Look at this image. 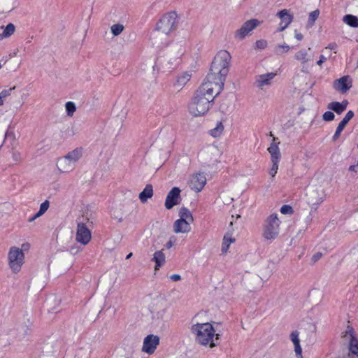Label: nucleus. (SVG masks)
<instances>
[{
  "label": "nucleus",
  "mask_w": 358,
  "mask_h": 358,
  "mask_svg": "<svg viewBox=\"0 0 358 358\" xmlns=\"http://www.w3.org/2000/svg\"><path fill=\"white\" fill-rule=\"evenodd\" d=\"M231 57L227 50L219 51L212 62L210 72L204 83L215 87V91L224 88L226 77L229 71Z\"/></svg>",
  "instance_id": "nucleus-1"
},
{
  "label": "nucleus",
  "mask_w": 358,
  "mask_h": 358,
  "mask_svg": "<svg viewBox=\"0 0 358 358\" xmlns=\"http://www.w3.org/2000/svg\"><path fill=\"white\" fill-rule=\"evenodd\" d=\"M221 91H215V87L203 83L195 92L190 103L188 110L194 117L204 115L208 113L215 98Z\"/></svg>",
  "instance_id": "nucleus-2"
},
{
  "label": "nucleus",
  "mask_w": 358,
  "mask_h": 358,
  "mask_svg": "<svg viewBox=\"0 0 358 358\" xmlns=\"http://www.w3.org/2000/svg\"><path fill=\"white\" fill-rule=\"evenodd\" d=\"M190 330L199 344L202 345H209L210 348L217 345L213 338L215 336V341L219 340L220 335L218 334H215V331L211 324L208 322L196 323L192 325Z\"/></svg>",
  "instance_id": "nucleus-3"
},
{
  "label": "nucleus",
  "mask_w": 358,
  "mask_h": 358,
  "mask_svg": "<svg viewBox=\"0 0 358 358\" xmlns=\"http://www.w3.org/2000/svg\"><path fill=\"white\" fill-rule=\"evenodd\" d=\"M185 47L181 42H173L167 48L163 58V67L167 71L175 69L181 62Z\"/></svg>",
  "instance_id": "nucleus-4"
},
{
  "label": "nucleus",
  "mask_w": 358,
  "mask_h": 358,
  "mask_svg": "<svg viewBox=\"0 0 358 358\" xmlns=\"http://www.w3.org/2000/svg\"><path fill=\"white\" fill-rule=\"evenodd\" d=\"M83 156V149L77 148L69 152L66 155L57 159V166L61 173H69L72 171L76 163Z\"/></svg>",
  "instance_id": "nucleus-5"
},
{
  "label": "nucleus",
  "mask_w": 358,
  "mask_h": 358,
  "mask_svg": "<svg viewBox=\"0 0 358 358\" xmlns=\"http://www.w3.org/2000/svg\"><path fill=\"white\" fill-rule=\"evenodd\" d=\"M178 15L174 11L166 13L156 24V30L163 34L169 35L177 29Z\"/></svg>",
  "instance_id": "nucleus-6"
},
{
  "label": "nucleus",
  "mask_w": 358,
  "mask_h": 358,
  "mask_svg": "<svg viewBox=\"0 0 358 358\" xmlns=\"http://www.w3.org/2000/svg\"><path fill=\"white\" fill-rule=\"evenodd\" d=\"M280 223L281 221L276 213L268 216L263 225V237L269 241L275 239L280 233Z\"/></svg>",
  "instance_id": "nucleus-7"
},
{
  "label": "nucleus",
  "mask_w": 358,
  "mask_h": 358,
  "mask_svg": "<svg viewBox=\"0 0 358 358\" xmlns=\"http://www.w3.org/2000/svg\"><path fill=\"white\" fill-rule=\"evenodd\" d=\"M24 254L18 247H11L8 252V264L12 272L17 273L24 264Z\"/></svg>",
  "instance_id": "nucleus-8"
},
{
  "label": "nucleus",
  "mask_w": 358,
  "mask_h": 358,
  "mask_svg": "<svg viewBox=\"0 0 358 358\" xmlns=\"http://www.w3.org/2000/svg\"><path fill=\"white\" fill-rule=\"evenodd\" d=\"M220 151L216 146L210 145L203 149L199 155L200 162L206 166L214 165L218 162Z\"/></svg>",
  "instance_id": "nucleus-9"
},
{
  "label": "nucleus",
  "mask_w": 358,
  "mask_h": 358,
  "mask_svg": "<svg viewBox=\"0 0 358 358\" xmlns=\"http://www.w3.org/2000/svg\"><path fill=\"white\" fill-rule=\"evenodd\" d=\"M259 24L260 22L257 19L248 20L243 23L240 29L236 31L234 37L238 40H243Z\"/></svg>",
  "instance_id": "nucleus-10"
},
{
  "label": "nucleus",
  "mask_w": 358,
  "mask_h": 358,
  "mask_svg": "<svg viewBox=\"0 0 358 358\" xmlns=\"http://www.w3.org/2000/svg\"><path fill=\"white\" fill-rule=\"evenodd\" d=\"M324 197V192L315 189H308L306 194L307 203L314 209L323 201Z\"/></svg>",
  "instance_id": "nucleus-11"
},
{
  "label": "nucleus",
  "mask_w": 358,
  "mask_h": 358,
  "mask_svg": "<svg viewBox=\"0 0 358 358\" xmlns=\"http://www.w3.org/2000/svg\"><path fill=\"white\" fill-rule=\"evenodd\" d=\"M159 344V337L157 335H148L143 341L142 351L148 355H152Z\"/></svg>",
  "instance_id": "nucleus-12"
},
{
  "label": "nucleus",
  "mask_w": 358,
  "mask_h": 358,
  "mask_svg": "<svg viewBox=\"0 0 358 358\" xmlns=\"http://www.w3.org/2000/svg\"><path fill=\"white\" fill-rule=\"evenodd\" d=\"M91 238V231L86 225L84 223H78L76 235L77 242L85 245L90 241Z\"/></svg>",
  "instance_id": "nucleus-13"
},
{
  "label": "nucleus",
  "mask_w": 358,
  "mask_h": 358,
  "mask_svg": "<svg viewBox=\"0 0 358 358\" xmlns=\"http://www.w3.org/2000/svg\"><path fill=\"white\" fill-rule=\"evenodd\" d=\"M352 86V81L349 76L336 79L333 83V87L341 94H345Z\"/></svg>",
  "instance_id": "nucleus-14"
},
{
  "label": "nucleus",
  "mask_w": 358,
  "mask_h": 358,
  "mask_svg": "<svg viewBox=\"0 0 358 358\" xmlns=\"http://www.w3.org/2000/svg\"><path fill=\"white\" fill-rule=\"evenodd\" d=\"M343 342L348 345V348L357 350L358 348V340L355 335L354 329L352 327L348 326L342 334Z\"/></svg>",
  "instance_id": "nucleus-15"
},
{
  "label": "nucleus",
  "mask_w": 358,
  "mask_h": 358,
  "mask_svg": "<svg viewBox=\"0 0 358 358\" xmlns=\"http://www.w3.org/2000/svg\"><path fill=\"white\" fill-rule=\"evenodd\" d=\"M181 190L179 187H174L168 193L165 200L166 209H171L174 206L179 204Z\"/></svg>",
  "instance_id": "nucleus-16"
},
{
  "label": "nucleus",
  "mask_w": 358,
  "mask_h": 358,
  "mask_svg": "<svg viewBox=\"0 0 358 358\" xmlns=\"http://www.w3.org/2000/svg\"><path fill=\"white\" fill-rule=\"evenodd\" d=\"M206 182V178L203 173H196L191 178L189 186L196 192H201Z\"/></svg>",
  "instance_id": "nucleus-17"
},
{
  "label": "nucleus",
  "mask_w": 358,
  "mask_h": 358,
  "mask_svg": "<svg viewBox=\"0 0 358 358\" xmlns=\"http://www.w3.org/2000/svg\"><path fill=\"white\" fill-rule=\"evenodd\" d=\"M276 76L275 73H268L257 76L255 77V86L263 90L265 87L269 86L272 83V80Z\"/></svg>",
  "instance_id": "nucleus-18"
},
{
  "label": "nucleus",
  "mask_w": 358,
  "mask_h": 358,
  "mask_svg": "<svg viewBox=\"0 0 358 358\" xmlns=\"http://www.w3.org/2000/svg\"><path fill=\"white\" fill-rule=\"evenodd\" d=\"M269 136L273 138V141L267 149L271 155V162H279L280 159V152L278 147L280 141H278V138L275 137L271 132H270Z\"/></svg>",
  "instance_id": "nucleus-19"
},
{
  "label": "nucleus",
  "mask_w": 358,
  "mask_h": 358,
  "mask_svg": "<svg viewBox=\"0 0 358 358\" xmlns=\"http://www.w3.org/2000/svg\"><path fill=\"white\" fill-rule=\"evenodd\" d=\"M151 308L153 315H155L157 318H162L166 312V306L164 301L157 300L153 303Z\"/></svg>",
  "instance_id": "nucleus-20"
},
{
  "label": "nucleus",
  "mask_w": 358,
  "mask_h": 358,
  "mask_svg": "<svg viewBox=\"0 0 358 358\" xmlns=\"http://www.w3.org/2000/svg\"><path fill=\"white\" fill-rule=\"evenodd\" d=\"M190 224V222L178 219L173 224V231L176 234H187L191 230Z\"/></svg>",
  "instance_id": "nucleus-21"
},
{
  "label": "nucleus",
  "mask_w": 358,
  "mask_h": 358,
  "mask_svg": "<svg viewBox=\"0 0 358 358\" xmlns=\"http://www.w3.org/2000/svg\"><path fill=\"white\" fill-rule=\"evenodd\" d=\"M277 15L280 18L281 22L279 24V31H283L291 22V15L288 10L284 9L278 13Z\"/></svg>",
  "instance_id": "nucleus-22"
},
{
  "label": "nucleus",
  "mask_w": 358,
  "mask_h": 358,
  "mask_svg": "<svg viewBox=\"0 0 358 358\" xmlns=\"http://www.w3.org/2000/svg\"><path fill=\"white\" fill-rule=\"evenodd\" d=\"M353 116H354V113L352 110H349L346 113L345 116L343 117L342 121L339 123V124L336 129V131L333 136V140L334 141H336L339 138L341 131H343L344 127L346 126L348 122L353 117Z\"/></svg>",
  "instance_id": "nucleus-23"
},
{
  "label": "nucleus",
  "mask_w": 358,
  "mask_h": 358,
  "mask_svg": "<svg viewBox=\"0 0 358 358\" xmlns=\"http://www.w3.org/2000/svg\"><path fill=\"white\" fill-rule=\"evenodd\" d=\"M192 75L187 72H184L180 74L174 83V87L178 91L181 90L185 85L189 81Z\"/></svg>",
  "instance_id": "nucleus-24"
},
{
  "label": "nucleus",
  "mask_w": 358,
  "mask_h": 358,
  "mask_svg": "<svg viewBox=\"0 0 358 358\" xmlns=\"http://www.w3.org/2000/svg\"><path fill=\"white\" fill-rule=\"evenodd\" d=\"M348 105V101L347 100H344L342 102L332 101L328 104L327 108L336 112L337 114H341L345 110Z\"/></svg>",
  "instance_id": "nucleus-25"
},
{
  "label": "nucleus",
  "mask_w": 358,
  "mask_h": 358,
  "mask_svg": "<svg viewBox=\"0 0 358 358\" xmlns=\"http://www.w3.org/2000/svg\"><path fill=\"white\" fill-rule=\"evenodd\" d=\"M152 261L155 263V271H157L166 262V257L163 250L156 251L153 255Z\"/></svg>",
  "instance_id": "nucleus-26"
},
{
  "label": "nucleus",
  "mask_w": 358,
  "mask_h": 358,
  "mask_svg": "<svg viewBox=\"0 0 358 358\" xmlns=\"http://www.w3.org/2000/svg\"><path fill=\"white\" fill-rule=\"evenodd\" d=\"M292 344L296 358H303L298 332H292Z\"/></svg>",
  "instance_id": "nucleus-27"
},
{
  "label": "nucleus",
  "mask_w": 358,
  "mask_h": 358,
  "mask_svg": "<svg viewBox=\"0 0 358 358\" xmlns=\"http://www.w3.org/2000/svg\"><path fill=\"white\" fill-rule=\"evenodd\" d=\"M153 195V188L152 185H146L144 189L139 194V199L142 203H145L148 199Z\"/></svg>",
  "instance_id": "nucleus-28"
},
{
  "label": "nucleus",
  "mask_w": 358,
  "mask_h": 358,
  "mask_svg": "<svg viewBox=\"0 0 358 358\" xmlns=\"http://www.w3.org/2000/svg\"><path fill=\"white\" fill-rule=\"evenodd\" d=\"M235 242V238L232 237L231 234H227L224 236L222 244V252L226 254L228 252L230 244Z\"/></svg>",
  "instance_id": "nucleus-29"
},
{
  "label": "nucleus",
  "mask_w": 358,
  "mask_h": 358,
  "mask_svg": "<svg viewBox=\"0 0 358 358\" xmlns=\"http://www.w3.org/2000/svg\"><path fill=\"white\" fill-rule=\"evenodd\" d=\"M179 216V220H183L190 223H192L194 221L192 214L191 213L189 210L185 207H182L180 209Z\"/></svg>",
  "instance_id": "nucleus-30"
},
{
  "label": "nucleus",
  "mask_w": 358,
  "mask_h": 358,
  "mask_svg": "<svg viewBox=\"0 0 358 358\" xmlns=\"http://www.w3.org/2000/svg\"><path fill=\"white\" fill-rule=\"evenodd\" d=\"M3 32L0 34L3 38H6L11 36L15 31V26L13 23L8 24L5 27H1Z\"/></svg>",
  "instance_id": "nucleus-31"
},
{
  "label": "nucleus",
  "mask_w": 358,
  "mask_h": 358,
  "mask_svg": "<svg viewBox=\"0 0 358 358\" xmlns=\"http://www.w3.org/2000/svg\"><path fill=\"white\" fill-rule=\"evenodd\" d=\"M50 206V203L48 200H45L44 202H43L40 206L39 211L36 213L32 217L29 219V222H31L37 217L41 216L43 215L48 209Z\"/></svg>",
  "instance_id": "nucleus-32"
},
{
  "label": "nucleus",
  "mask_w": 358,
  "mask_h": 358,
  "mask_svg": "<svg viewBox=\"0 0 358 358\" xmlns=\"http://www.w3.org/2000/svg\"><path fill=\"white\" fill-rule=\"evenodd\" d=\"M224 129V124L222 122H218L215 128L210 130V134L214 137L217 138L220 137L223 133Z\"/></svg>",
  "instance_id": "nucleus-33"
},
{
  "label": "nucleus",
  "mask_w": 358,
  "mask_h": 358,
  "mask_svg": "<svg viewBox=\"0 0 358 358\" xmlns=\"http://www.w3.org/2000/svg\"><path fill=\"white\" fill-rule=\"evenodd\" d=\"M343 22L352 27H358V17L352 15H346L343 17Z\"/></svg>",
  "instance_id": "nucleus-34"
},
{
  "label": "nucleus",
  "mask_w": 358,
  "mask_h": 358,
  "mask_svg": "<svg viewBox=\"0 0 358 358\" xmlns=\"http://www.w3.org/2000/svg\"><path fill=\"white\" fill-rule=\"evenodd\" d=\"M295 57L303 64L312 59L311 56L308 55V51L306 50L299 51L296 54Z\"/></svg>",
  "instance_id": "nucleus-35"
},
{
  "label": "nucleus",
  "mask_w": 358,
  "mask_h": 358,
  "mask_svg": "<svg viewBox=\"0 0 358 358\" xmlns=\"http://www.w3.org/2000/svg\"><path fill=\"white\" fill-rule=\"evenodd\" d=\"M308 296L310 299L315 303H320L322 300V294L317 289H312L309 292Z\"/></svg>",
  "instance_id": "nucleus-36"
},
{
  "label": "nucleus",
  "mask_w": 358,
  "mask_h": 358,
  "mask_svg": "<svg viewBox=\"0 0 358 358\" xmlns=\"http://www.w3.org/2000/svg\"><path fill=\"white\" fill-rule=\"evenodd\" d=\"M340 358H358V348L354 350L352 348H348V352H343Z\"/></svg>",
  "instance_id": "nucleus-37"
},
{
  "label": "nucleus",
  "mask_w": 358,
  "mask_h": 358,
  "mask_svg": "<svg viewBox=\"0 0 358 358\" xmlns=\"http://www.w3.org/2000/svg\"><path fill=\"white\" fill-rule=\"evenodd\" d=\"M124 29L123 24L117 23L111 26L110 30L113 36H119Z\"/></svg>",
  "instance_id": "nucleus-38"
},
{
  "label": "nucleus",
  "mask_w": 358,
  "mask_h": 358,
  "mask_svg": "<svg viewBox=\"0 0 358 358\" xmlns=\"http://www.w3.org/2000/svg\"><path fill=\"white\" fill-rule=\"evenodd\" d=\"M66 114L69 117H72L76 110V104L72 101H68L65 104Z\"/></svg>",
  "instance_id": "nucleus-39"
},
{
  "label": "nucleus",
  "mask_w": 358,
  "mask_h": 358,
  "mask_svg": "<svg viewBox=\"0 0 358 358\" xmlns=\"http://www.w3.org/2000/svg\"><path fill=\"white\" fill-rule=\"evenodd\" d=\"M320 15V10L318 9L312 11L308 16V24L313 26L315 20L318 18Z\"/></svg>",
  "instance_id": "nucleus-40"
},
{
  "label": "nucleus",
  "mask_w": 358,
  "mask_h": 358,
  "mask_svg": "<svg viewBox=\"0 0 358 358\" xmlns=\"http://www.w3.org/2000/svg\"><path fill=\"white\" fill-rule=\"evenodd\" d=\"M290 48L288 45H278L275 47V52L277 55H282L285 52H288Z\"/></svg>",
  "instance_id": "nucleus-41"
},
{
  "label": "nucleus",
  "mask_w": 358,
  "mask_h": 358,
  "mask_svg": "<svg viewBox=\"0 0 358 358\" xmlns=\"http://www.w3.org/2000/svg\"><path fill=\"white\" fill-rule=\"evenodd\" d=\"M266 271H262V269L259 268L257 271L258 275L262 280H268L271 276V271L268 269V268H266Z\"/></svg>",
  "instance_id": "nucleus-42"
},
{
  "label": "nucleus",
  "mask_w": 358,
  "mask_h": 358,
  "mask_svg": "<svg viewBox=\"0 0 358 358\" xmlns=\"http://www.w3.org/2000/svg\"><path fill=\"white\" fill-rule=\"evenodd\" d=\"M272 162V166L269 170V175L271 176V178H274L276 175L278 169V162Z\"/></svg>",
  "instance_id": "nucleus-43"
},
{
  "label": "nucleus",
  "mask_w": 358,
  "mask_h": 358,
  "mask_svg": "<svg viewBox=\"0 0 358 358\" xmlns=\"http://www.w3.org/2000/svg\"><path fill=\"white\" fill-rule=\"evenodd\" d=\"M309 221H306L304 223H301L300 221H297L295 223V227L299 229V233L305 231L307 229Z\"/></svg>",
  "instance_id": "nucleus-44"
},
{
  "label": "nucleus",
  "mask_w": 358,
  "mask_h": 358,
  "mask_svg": "<svg viewBox=\"0 0 358 358\" xmlns=\"http://www.w3.org/2000/svg\"><path fill=\"white\" fill-rule=\"evenodd\" d=\"M15 87H13L12 88H9L7 90H3L0 92V99L3 101L5 98L7 96H9L11 94V92L13 90H15Z\"/></svg>",
  "instance_id": "nucleus-45"
},
{
  "label": "nucleus",
  "mask_w": 358,
  "mask_h": 358,
  "mask_svg": "<svg viewBox=\"0 0 358 358\" xmlns=\"http://www.w3.org/2000/svg\"><path fill=\"white\" fill-rule=\"evenodd\" d=\"M334 114L331 111H327L322 115V119L325 122L332 121L334 119Z\"/></svg>",
  "instance_id": "nucleus-46"
},
{
  "label": "nucleus",
  "mask_w": 358,
  "mask_h": 358,
  "mask_svg": "<svg viewBox=\"0 0 358 358\" xmlns=\"http://www.w3.org/2000/svg\"><path fill=\"white\" fill-rule=\"evenodd\" d=\"M12 159L15 163H17L21 160V153L18 151L13 150L12 152Z\"/></svg>",
  "instance_id": "nucleus-47"
},
{
  "label": "nucleus",
  "mask_w": 358,
  "mask_h": 358,
  "mask_svg": "<svg viewBox=\"0 0 358 358\" xmlns=\"http://www.w3.org/2000/svg\"><path fill=\"white\" fill-rule=\"evenodd\" d=\"M267 46V42L261 39L256 41V47L259 49H264Z\"/></svg>",
  "instance_id": "nucleus-48"
},
{
  "label": "nucleus",
  "mask_w": 358,
  "mask_h": 358,
  "mask_svg": "<svg viewBox=\"0 0 358 358\" xmlns=\"http://www.w3.org/2000/svg\"><path fill=\"white\" fill-rule=\"evenodd\" d=\"M282 214H290L291 213V206L290 205H284L280 208V210Z\"/></svg>",
  "instance_id": "nucleus-49"
},
{
  "label": "nucleus",
  "mask_w": 358,
  "mask_h": 358,
  "mask_svg": "<svg viewBox=\"0 0 358 358\" xmlns=\"http://www.w3.org/2000/svg\"><path fill=\"white\" fill-rule=\"evenodd\" d=\"M176 241V238L173 236H171L169 238V241L166 243V248L170 249L171 248H172L175 245Z\"/></svg>",
  "instance_id": "nucleus-50"
},
{
  "label": "nucleus",
  "mask_w": 358,
  "mask_h": 358,
  "mask_svg": "<svg viewBox=\"0 0 358 358\" xmlns=\"http://www.w3.org/2000/svg\"><path fill=\"white\" fill-rule=\"evenodd\" d=\"M294 38L297 40V41H301L303 38V35L299 32L298 31H294Z\"/></svg>",
  "instance_id": "nucleus-51"
},
{
  "label": "nucleus",
  "mask_w": 358,
  "mask_h": 358,
  "mask_svg": "<svg viewBox=\"0 0 358 358\" xmlns=\"http://www.w3.org/2000/svg\"><path fill=\"white\" fill-rule=\"evenodd\" d=\"M170 278L173 281H179L181 279V276L179 274H173L170 276Z\"/></svg>",
  "instance_id": "nucleus-52"
},
{
  "label": "nucleus",
  "mask_w": 358,
  "mask_h": 358,
  "mask_svg": "<svg viewBox=\"0 0 358 358\" xmlns=\"http://www.w3.org/2000/svg\"><path fill=\"white\" fill-rule=\"evenodd\" d=\"M337 48V44L335 43H330L328 46L325 48L326 50H335Z\"/></svg>",
  "instance_id": "nucleus-53"
},
{
  "label": "nucleus",
  "mask_w": 358,
  "mask_h": 358,
  "mask_svg": "<svg viewBox=\"0 0 358 358\" xmlns=\"http://www.w3.org/2000/svg\"><path fill=\"white\" fill-rule=\"evenodd\" d=\"M327 60V58L324 55H321L320 57V59L317 61V64L319 66H322V64Z\"/></svg>",
  "instance_id": "nucleus-54"
},
{
  "label": "nucleus",
  "mask_w": 358,
  "mask_h": 358,
  "mask_svg": "<svg viewBox=\"0 0 358 358\" xmlns=\"http://www.w3.org/2000/svg\"><path fill=\"white\" fill-rule=\"evenodd\" d=\"M80 250V248L79 247H71V252L73 255L78 253L79 251Z\"/></svg>",
  "instance_id": "nucleus-55"
},
{
  "label": "nucleus",
  "mask_w": 358,
  "mask_h": 358,
  "mask_svg": "<svg viewBox=\"0 0 358 358\" xmlns=\"http://www.w3.org/2000/svg\"><path fill=\"white\" fill-rule=\"evenodd\" d=\"M30 245L28 243H23L22 245V250H28L29 249Z\"/></svg>",
  "instance_id": "nucleus-56"
},
{
  "label": "nucleus",
  "mask_w": 358,
  "mask_h": 358,
  "mask_svg": "<svg viewBox=\"0 0 358 358\" xmlns=\"http://www.w3.org/2000/svg\"><path fill=\"white\" fill-rule=\"evenodd\" d=\"M357 169H358V168H357V166H356V165H351L349 167V170L350 171H352V172H355V173L357 172Z\"/></svg>",
  "instance_id": "nucleus-57"
},
{
  "label": "nucleus",
  "mask_w": 358,
  "mask_h": 358,
  "mask_svg": "<svg viewBox=\"0 0 358 358\" xmlns=\"http://www.w3.org/2000/svg\"><path fill=\"white\" fill-rule=\"evenodd\" d=\"M133 255L132 252H130L129 254H128L126 257V259H129V258L131 257V256Z\"/></svg>",
  "instance_id": "nucleus-58"
},
{
  "label": "nucleus",
  "mask_w": 358,
  "mask_h": 358,
  "mask_svg": "<svg viewBox=\"0 0 358 358\" xmlns=\"http://www.w3.org/2000/svg\"><path fill=\"white\" fill-rule=\"evenodd\" d=\"M14 8H15V6L13 5H11L10 6H8V10H12Z\"/></svg>",
  "instance_id": "nucleus-59"
},
{
  "label": "nucleus",
  "mask_w": 358,
  "mask_h": 358,
  "mask_svg": "<svg viewBox=\"0 0 358 358\" xmlns=\"http://www.w3.org/2000/svg\"><path fill=\"white\" fill-rule=\"evenodd\" d=\"M3 104V101H2L1 99H0V106H2Z\"/></svg>",
  "instance_id": "nucleus-60"
},
{
  "label": "nucleus",
  "mask_w": 358,
  "mask_h": 358,
  "mask_svg": "<svg viewBox=\"0 0 358 358\" xmlns=\"http://www.w3.org/2000/svg\"><path fill=\"white\" fill-rule=\"evenodd\" d=\"M357 68H358V59H357Z\"/></svg>",
  "instance_id": "nucleus-61"
},
{
  "label": "nucleus",
  "mask_w": 358,
  "mask_h": 358,
  "mask_svg": "<svg viewBox=\"0 0 358 358\" xmlns=\"http://www.w3.org/2000/svg\"><path fill=\"white\" fill-rule=\"evenodd\" d=\"M3 39V38L1 37V36L0 35V40Z\"/></svg>",
  "instance_id": "nucleus-62"
},
{
  "label": "nucleus",
  "mask_w": 358,
  "mask_h": 358,
  "mask_svg": "<svg viewBox=\"0 0 358 358\" xmlns=\"http://www.w3.org/2000/svg\"><path fill=\"white\" fill-rule=\"evenodd\" d=\"M357 147H358V144H357Z\"/></svg>",
  "instance_id": "nucleus-63"
}]
</instances>
